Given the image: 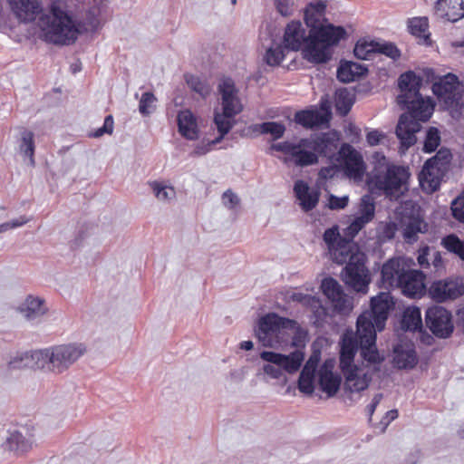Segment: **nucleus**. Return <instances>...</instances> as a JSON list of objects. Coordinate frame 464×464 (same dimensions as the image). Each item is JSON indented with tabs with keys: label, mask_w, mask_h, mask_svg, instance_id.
<instances>
[{
	"label": "nucleus",
	"mask_w": 464,
	"mask_h": 464,
	"mask_svg": "<svg viewBox=\"0 0 464 464\" xmlns=\"http://www.w3.org/2000/svg\"><path fill=\"white\" fill-rule=\"evenodd\" d=\"M373 169L367 174L366 184L372 193L399 198L401 187L406 184V167L390 164L382 152L372 156Z\"/></svg>",
	"instance_id": "1"
},
{
	"label": "nucleus",
	"mask_w": 464,
	"mask_h": 464,
	"mask_svg": "<svg viewBox=\"0 0 464 464\" xmlns=\"http://www.w3.org/2000/svg\"><path fill=\"white\" fill-rule=\"evenodd\" d=\"M347 32L342 25L324 23L309 30L308 45L302 50L303 58L309 63L324 64L332 59L331 47L338 45L342 39H345Z\"/></svg>",
	"instance_id": "2"
},
{
	"label": "nucleus",
	"mask_w": 464,
	"mask_h": 464,
	"mask_svg": "<svg viewBox=\"0 0 464 464\" xmlns=\"http://www.w3.org/2000/svg\"><path fill=\"white\" fill-rule=\"evenodd\" d=\"M40 21L44 31V38L54 44H70L77 39L79 30L72 17L59 5L52 3L50 14H42Z\"/></svg>",
	"instance_id": "3"
},
{
	"label": "nucleus",
	"mask_w": 464,
	"mask_h": 464,
	"mask_svg": "<svg viewBox=\"0 0 464 464\" xmlns=\"http://www.w3.org/2000/svg\"><path fill=\"white\" fill-rule=\"evenodd\" d=\"M395 301L391 293L380 292L370 300V309L363 311L357 318L356 326L382 332L390 312L394 308Z\"/></svg>",
	"instance_id": "4"
},
{
	"label": "nucleus",
	"mask_w": 464,
	"mask_h": 464,
	"mask_svg": "<svg viewBox=\"0 0 464 464\" xmlns=\"http://www.w3.org/2000/svg\"><path fill=\"white\" fill-rule=\"evenodd\" d=\"M259 355L263 361L268 362L263 366L264 373L276 380L283 376V371L289 374L296 372L304 359V353L300 350H295L289 354L262 351Z\"/></svg>",
	"instance_id": "5"
},
{
	"label": "nucleus",
	"mask_w": 464,
	"mask_h": 464,
	"mask_svg": "<svg viewBox=\"0 0 464 464\" xmlns=\"http://www.w3.org/2000/svg\"><path fill=\"white\" fill-rule=\"evenodd\" d=\"M366 255L359 250L350 256L349 262L343 267L342 279L345 285L356 292L365 293L371 282L370 273L365 266Z\"/></svg>",
	"instance_id": "6"
},
{
	"label": "nucleus",
	"mask_w": 464,
	"mask_h": 464,
	"mask_svg": "<svg viewBox=\"0 0 464 464\" xmlns=\"http://www.w3.org/2000/svg\"><path fill=\"white\" fill-rule=\"evenodd\" d=\"M308 138L301 139L297 143L284 141L274 143L270 150L283 152L295 166L306 167L317 163L318 155L312 150Z\"/></svg>",
	"instance_id": "7"
},
{
	"label": "nucleus",
	"mask_w": 464,
	"mask_h": 464,
	"mask_svg": "<svg viewBox=\"0 0 464 464\" xmlns=\"http://www.w3.org/2000/svg\"><path fill=\"white\" fill-rule=\"evenodd\" d=\"M406 259L404 257H392L381 267V280L379 287L389 290L400 288L406 296Z\"/></svg>",
	"instance_id": "8"
},
{
	"label": "nucleus",
	"mask_w": 464,
	"mask_h": 464,
	"mask_svg": "<svg viewBox=\"0 0 464 464\" xmlns=\"http://www.w3.org/2000/svg\"><path fill=\"white\" fill-rule=\"evenodd\" d=\"M353 53L360 60H371L374 54H382L393 61L401 57V53L395 44L382 39L373 40L363 37L354 46Z\"/></svg>",
	"instance_id": "9"
},
{
	"label": "nucleus",
	"mask_w": 464,
	"mask_h": 464,
	"mask_svg": "<svg viewBox=\"0 0 464 464\" xmlns=\"http://www.w3.org/2000/svg\"><path fill=\"white\" fill-rule=\"evenodd\" d=\"M425 323L438 338H449L454 331L452 314L442 306L434 305L428 308L425 313Z\"/></svg>",
	"instance_id": "10"
},
{
	"label": "nucleus",
	"mask_w": 464,
	"mask_h": 464,
	"mask_svg": "<svg viewBox=\"0 0 464 464\" xmlns=\"http://www.w3.org/2000/svg\"><path fill=\"white\" fill-rule=\"evenodd\" d=\"M85 353L82 344H63L51 348V371L62 373Z\"/></svg>",
	"instance_id": "11"
},
{
	"label": "nucleus",
	"mask_w": 464,
	"mask_h": 464,
	"mask_svg": "<svg viewBox=\"0 0 464 464\" xmlns=\"http://www.w3.org/2000/svg\"><path fill=\"white\" fill-rule=\"evenodd\" d=\"M360 356L369 365L381 364L384 361V356L380 353L377 347L378 330L369 329L362 326H356Z\"/></svg>",
	"instance_id": "12"
},
{
	"label": "nucleus",
	"mask_w": 464,
	"mask_h": 464,
	"mask_svg": "<svg viewBox=\"0 0 464 464\" xmlns=\"http://www.w3.org/2000/svg\"><path fill=\"white\" fill-rule=\"evenodd\" d=\"M337 160L349 178L362 179L365 173V163L362 155L349 143H343L337 152Z\"/></svg>",
	"instance_id": "13"
},
{
	"label": "nucleus",
	"mask_w": 464,
	"mask_h": 464,
	"mask_svg": "<svg viewBox=\"0 0 464 464\" xmlns=\"http://www.w3.org/2000/svg\"><path fill=\"white\" fill-rule=\"evenodd\" d=\"M428 295L438 303L454 300L464 295V280L462 278H448L434 281L428 288Z\"/></svg>",
	"instance_id": "14"
},
{
	"label": "nucleus",
	"mask_w": 464,
	"mask_h": 464,
	"mask_svg": "<svg viewBox=\"0 0 464 464\" xmlns=\"http://www.w3.org/2000/svg\"><path fill=\"white\" fill-rule=\"evenodd\" d=\"M432 92L439 101L443 102L447 106L457 104L461 98L459 78L452 73H448L435 82Z\"/></svg>",
	"instance_id": "15"
},
{
	"label": "nucleus",
	"mask_w": 464,
	"mask_h": 464,
	"mask_svg": "<svg viewBox=\"0 0 464 464\" xmlns=\"http://www.w3.org/2000/svg\"><path fill=\"white\" fill-rule=\"evenodd\" d=\"M442 151H439L433 158L428 160L420 173L419 174V182L422 190L427 193H433L439 189L440 181L443 177V170L440 165V155Z\"/></svg>",
	"instance_id": "16"
},
{
	"label": "nucleus",
	"mask_w": 464,
	"mask_h": 464,
	"mask_svg": "<svg viewBox=\"0 0 464 464\" xmlns=\"http://www.w3.org/2000/svg\"><path fill=\"white\" fill-rule=\"evenodd\" d=\"M221 95L222 110L226 116L234 118L243 111V105L237 96L238 90L230 77H223L218 86Z\"/></svg>",
	"instance_id": "17"
},
{
	"label": "nucleus",
	"mask_w": 464,
	"mask_h": 464,
	"mask_svg": "<svg viewBox=\"0 0 464 464\" xmlns=\"http://www.w3.org/2000/svg\"><path fill=\"white\" fill-rule=\"evenodd\" d=\"M393 330L397 342L392 344V362L393 367L406 369V307L401 311Z\"/></svg>",
	"instance_id": "18"
},
{
	"label": "nucleus",
	"mask_w": 464,
	"mask_h": 464,
	"mask_svg": "<svg viewBox=\"0 0 464 464\" xmlns=\"http://www.w3.org/2000/svg\"><path fill=\"white\" fill-rule=\"evenodd\" d=\"M357 331H346L341 338L339 366L342 372L357 368L354 364V357L359 350Z\"/></svg>",
	"instance_id": "19"
},
{
	"label": "nucleus",
	"mask_w": 464,
	"mask_h": 464,
	"mask_svg": "<svg viewBox=\"0 0 464 464\" xmlns=\"http://www.w3.org/2000/svg\"><path fill=\"white\" fill-rule=\"evenodd\" d=\"M283 44L288 51L303 50L308 45V34L300 21H291L285 26Z\"/></svg>",
	"instance_id": "20"
},
{
	"label": "nucleus",
	"mask_w": 464,
	"mask_h": 464,
	"mask_svg": "<svg viewBox=\"0 0 464 464\" xmlns=\"http://www.w3.org/2000/svg\"><path fill=\"white\" fill-rule=\"evenodd\" d=\"M312 143L311 148L314 153L323 157L333 159L335 156L339 142V136L336 131L322 132L308 138Z\"/></svg>",
	"instance_id": "21"
},
{
	"label": "nucleus",
	"mask_w": 464,
	"mask_h": 464,
	"mask_svg": "<svg viewBox=\"0 0 464 464\" xmlns=\"http://www.w3.org/2000/svg\"><path fill=\"white\" fill-rule=\"evenodd\" d=\"M398 87L401 93L397 97V103L404 111L399 117L395 134L400 140V151L404 154L406 153V72L399 76Z\"/></svg>",
	"instance_id": "22"
},
{
	"label": "nucleus",
	"mask_w": 464,
	"mask_h": 464,
	"mask_svg": "<svg viewBox=\"0 0 464 464\" xmlns=\"http://www.w3.org/2000/svg\"><path fill=\"white\" fill-rule=\"evenodd\" d=\"M435 102L430 96H413L408 100V116L411 118L420 121H428L433 114Z\"/></svg>",
	"instance_id": "23"
},
{
	"label": "nucleus",
	"mask_w": 464,
	"mask_h": 464,
	"mask_svg": "<svg viewBox=\"0 0 464 464\" xmlns=\"http://www.w3.org/2000/svg\"><path fill=\"white\" fill-rule=\"evenodd\" d=\"M294 192L300 201V207L304 212L314 209L319 202L321 192L317 188L311 189L308 184L298 179L295 182Z\"/></svg>",
	"instance_id": "24"
},
{
	"label": "nucleus",
	"mask_w": 464,
	"mask_h": 464,
	"mask_svg": "<svg viewBox=\"0 0 464 464\" xmlns=\"http://www.w3.org/2000/svg\"><path fill=\"white\" fill-rule=\"evenodd\" d=\"M14 14L24 22H32L42 12L38 0H7Z\"/></svg>",
	"instance_id": "25"
},
{
	"label": "nucleus",
	"mask_w": 464,
	"mask_h": 464,
	"mask_svg": "<svg viewBox=\"0 0 464 464\" xmlns=\"http://www.w3.org/2000/svg\"><path fill=\"white\" fill-rule=\"evenodd\" d=\"M326 7L327 2L323 0L310 2L306 5L304 11V20L309 30L328 22V19L325 17Z\"/></svg>",
	"instance_id": "26"
},
{
	"label": "nucleus",
	"mask_w": 464,
	"mask_h": 464,
	"mask_svg": "<svg viewBox=\"0 0 464 464\" xmlns=\"http://www.w3.org/2000/svg\"><path fill=\"white\" fill-rule=\"evenodd\" d=\"M368 69L364 64L352 61H341L337 68V79L341 82L348 83L366 75Z\"/></svg>",
	"instance_id": "27"
},
{
	"label": "nucleus",
	"mask_w": 464,
	"mask_h": 464,
	"mask_svg": "<svg viewBox=\"0 0 464 464\" xmlns=\"http://www.w3.org/2000/svg\"><path fill=\"white\" fill-rule=\"evenodd\" d=\"M177 123L179 132L181 136L189 140H196L198 139L197 120L191 111H180L177 116Z\"/></svg>",
	"instance_id": "28"
},
{
	"label": "nucleus",
	"mask_w": 464,
	"mask_h": 464,
	"mask_svg": "<svg viewBox=\"0 0 464 464\" xmlns=\"http://www.w3.org/2000/svg\"><path fill=\"white\" fill-rule=\"evenodd\" d=\"M321 288L328 299L334 303L338 310L345 308L346 296L339 283L333 277H326L322 281Z\"/></svg>",
	"instance_id": "29"
},
{
	"label": "nucleus",
	"mask_w": 464,
	"mask_h": 464,
	"mask_svg": "<svg viewBox=\"0 0 464 464\" xmlns=\"http://www.w3.org/2000/svg\"><path fill=\"white\" fill-rule=\"evenodd\" d=\"M329 115L324 114L317 110H303L295 114V121L306 129L326 125L329 122Z\"/></svg>",
	"instance_id": "30"
},
{
	"label": "nucleus",
	"mask_w": 464,
	"mask_h": 464,
	"mask_svg": "<svg viewBox=\"0 0 464 464\" xmlns=\"http://www.w3.org/2000/svg\"><path fill=\"white\" fill-rule=\"evenodd\" d=\"M408 29L419 44L430 46L432 44L427 17H414L408 20Z\"/></svg>",
	"instance_id": "31"
},
{
	"label": "nucleus",
	"mask_w": 464,
	"mask_h": 464,
	"mask_svg": "<svg viewBox=\"0 0 464 464\" xmlns=\"http://www.w3.org/2000/svg\"><path fill=\"white\" fill-rule=\"evenodd\" d=\"M19 309L27 320H35L44 315L47 311V308L44 306V300L32 295L25 299Z\"/></svg>",
	"instance_id": "32"
},
{
	"label": "nucleus",
	"mask_w": 464,
	"mask_h": 464,
	"mask_svg": "<svg viewBox=\"0 0 464 464\" xmlns=\"http://www.w3.org/2000/svg\"><path fill=\"white\" fill-rule=\"evenodd\" d=\"M425 278L423 272L408 268V297H421L428 292Z\"/></svg>",
	"instance_id": "33"
},
{
	"label": "nucleus",
	"mask_w": 464,
	"mask_h": 464,
	"mask_svg": "<svg viewBox=\"0 0 464 464\" xmlns=\"http://www.w3.org/2000/svg\"><path fill=\"white\" fill-rule=\"evenodd\" d=\"M355 101L354 93L348 88H339L335 92L336 111L342 116H346Z\"/></svg>",
	"instance_id": "34"
},
{
	"label": "nucleus",
	"mask_w": 464,
	"mask_h": 464,
	"mask_svg": "<svg viewBox=\"0 0 464 464\" xmlns=\"http://www.w3.org/2000/svg\"><path fill=\"white\" fill-rule=\"evenodd\" d=\"M20 135L19 151L24 159H28L31 166H34V134L30 130L23 129Z\"/></svg>",
	"instance_id": "35"
},
{
	"label": "nucleus",
	"mask_w": 464,
	"mask_h": 464,
	"mask_svg": "<svg viewBox=\"0 0 464 464\" xmlns=\"http://www.w3.org/2000/svg\"><path fill=\"white\" fill-rule=\"evenodd\" d=\"M440 8L450 21L464 17V0H439Z\"/></svg>",
	"instance_id": "36"
},
{
	"label": "nucleus",
	"mask_w": 464,
	"mask_h": 464,
	"mask_svg": "<svg viewBox=\"0 0 464 464\" xmlns=\"http://www.w3.org/2000/svg\"><path fill=\"white\" fill-rule=\"evenodd\" d=\"M358 371L359 368L357 367L343 372L345 377V387L352 392H362L369 385V381L366 379V375L360 377L358 375Z\"/></svg>",
	"instance_id": "37"
},
{
	"label": "nucleus",
	"mask_w": 464,
	"mask_h": 464,
	"mask_svg": "<svg viewBox=\"0 0 464 464\" xmlns=\"http://www.w3.org/2000/svg\"><path fill=\"white\" fill-rule=\"evenodd\" d=\"M342 377L340 374L319 375L318 384L322 392L328 397L334 396L340 389Z\"/></svg>",
	"instance_id": "38"
},
{
	"label": "nucleus",
	"mask_w": 464,
	"mask_h": 464,
	"mask_svg": "<svg viewBox=\"0 0 464 464\" xmlns=\"http://www.w3.org/2000/svg\"><path fill=\"white\" fill-rule=\"evenodd\" d=\"M5 447L17 453H24L32 447V441L19 431H14L6 438Z\"/></svg>",
	"instance_id": "39"
},
{
	"label": "nucleus",
	"mask_w": 464,
	"mask_h": 464,
	"mask_svg": "<svg viewBox=\"0 0 464 464\" xmlns=\"http://www.w3.org/2000/svg\"><path fill=\"white\" fill-rule=\"evenodd\" d=\"M31 369H47L51 371V348L28 352Z\"/></svg>",
	"instance_id": "40"
},
{
	"label": "nucleus",
	"mask_w": 464,
	"mask_h": 464,
	"mask_svg": "<svg viewBox=\"0 0 464 464\" xmlns=\"http://www.w3.org/2000/svg\"><path fill=\"white\" fill-rule=\"evenodd\" d=\"M441 246L450 253L464 261V241L455 234H450L441 239Z\"/></svg>",
	"instance_id": "41"
},
{
	"label": "nucleus",
	"mask_w": 464,
	"mask_h": 464,
	"mask_svg": "<svg viewBox=\"0 0 464 464\" xmlns=\"http://www.w3.org/2000/svg\"><path fill=\"white\" fill-rule=\"evenodd\" d=\"M260 334H276L279 332L278 314L269 313L259 319L258 328Z\"/></svg>",
	"instance_id": "42"
},
{
	"label": "nucleus",
	"mask_w": 464,
	"mask_h": 464,
	"mask_svg": "<svg viewBox=\"0 0 464 464\" xmlns=\"http://www.w3.org/2000/svg\"><path fill=\"white\" fill-rule=\"evenodd\" d=\"M428 227V224L420 216L410 217L408 215V243L415 240L417 233H426Z\"/></svg>",
	"instance_id": "43"
},
{
	"label": "nucleus",
	"mask_w": 464,
	"mask_h": 464,
	"mask_svg": "<svg viewBox=\"0 0 464 464\" xmlns=\"http://www.w3.org/2000/svg\"><path fill=\"white\" fill-rule=\"evenodd\" d=\"M150 186L160 201L169 202L176 198L175 188L171 186H166L158 181L150 183Z\"/></svg>",
	"instance_id": "44"
},
{
	"label": "nucleus",
	"mask_w": 464,
	"mask_h": 464,
	"mask_svg": "<svg viewBox=\"0 0 464 464\" xmlns=\"http://www.w3.org/2000/svg\"><path fill=\"white\" fill-rule=\"evenodd\" d=\"M323 238L330 251L339 246V245L348 243V241H345L344 238L341 237L339 227L336 225L325 229Z\"/></svg>",
	"instance_id": "45"
},
{
	"label": "nucleus",
	"mask_w": 464,
	"mask_h": 464,
	"mask_svg": "<svg viewBox=\"0 0 464 464\" xmlns=\"http://www.w3.org/2000/svg\"><path fill=\"white\" fill-rule=\"evenodd\" d=\"M360 217L372 221L375 216V202L370 195H363L359 205Z\"/></svg>",
	"instance_id": "46"
},
{
	"label": "nucleus",
	"mask_w": 464,
	"mask_h": 464,
	"mask_svg": "<svg viewBox=\"0 0 464 464\" xmlns=\"http://www.w3.org/2000/svg\"><path fill=\"white\" fill-rule=\"evenodd\" d=\"M185 80L188 87L202 97H206L210 92V88L205 81L192 74H185Z\"/></svg>",
	"instance_id": "47"
},
{
	"label": "nucleus",
	"mask_w": 464,
	"mask_h": 464,
	"mask_svg": "<svg viewBox=\"0 0 464 464\" xmlns=\"http://www.w3.org/2000/svg\"><path fill=\"white\" fill-rule=\"evenodd\" d=\"M28 352L18 353L7 362V372L15 370L31 369Z\"/></svg>",
	"instance_id": "48"
},
{
	"label": "nucleus",
	"mask_w": 464,
	"mask_h": 464,
	"mask_svg": "<svg viewBox=\"0 0 464 464\" xmlns=\"http://www.w3.org/2000/svg\"><path fill=\"white\" fill-rule=\"evenodd\" d=\"M285 45L276 47H269L265 54V62L270 66H278L285 56Z\"/></svg>",
	"instance_id": "49"
},
{
	"label": "nucleus",
	"mask_w": 464,
	"mask_h": 464,
	"mask_svg": "<svg viewBox=\"0 0 464 464\" xmlns=\"http://www.w3.org/2000/svg\"><path fill=\"white\" fill-rule=\"evenodd\" d=\"M440 142V132L437 128H429L423 144V150L431 153L437 150Z\"/></svg>",
	"instance_id": "50"
},
{
	"label": "nucleus",
	"mask_w": 464,
	"mask_h": 464,
	"mask_svg": "<svg viewBox=\"0 0 464 464\" xmlns=\"http://www.w3.org/2000/svg\"><path fill=\"white\" fill-rule=\"evenodd\" d=\"M353 246L347 244L339 245V246L332 250L334 261L339 265L347 264L350 256L355 254V252L353 251Z\"/></svg>",
	"instance_id": "51"
},
{
	"label": "nucleus",
	"mask_w": 464,
	"mask_h": 464,
	"mask_svg": "<svg viewBox=\"0 0 464 464\" xmlns=\"http://www.w3.org/2000/svg\"><path fill=\"white\" fill-rule=\"evenodd\" d=\"M263 134H270L273 140H278L284 136L285 126L282 122L266 121L261 123Z\"/></svg>",
	"instance_id": "52"
},
{
	"label": "nucleus",
	"mask_w": 464,
	"mask_h": 464,
	"mask_svg": "<svg viewBox=\"0 0 464 464\" xmlns=\"http://www.w3.org/2000/svg\"><path fill=\"white\" fill-rule=\"evenodd\" d=\"M157 101L154 94L146 92L141 95L139 104V111L143 116L150 115L155 110V102Z\"/></svg>",
	"instance_id": "53"
},
{
	"label": "nucleus",
	"mask_w": 464,
	"mask_h": 464,
	"mask_svg": "<svg viewBox=\"0 0 464 464\" xmlns=\"http://www.w3.org/2000/svg\"><path fill=\"white\" fill-rule=\"evenodd\" d=\"M314 380H315V374L314 373H306L304 377H302V372H300L298 382H297V387L298 390L306 395H312L314 391Z\"/></svg>",
	"instance_id": "54"
},
{
	"label": "nucleus",
	"mask_w": 464,
	"mask_h": 464,
	"mask_svg": "<svg viewBox=\"0 0 464 464\" xmlns=\"http://www.w3.org/2000/svg\"><path fill=\"white\" fill-rule=\"evenodd\" d=\"M422 85V78L417 75L413 71L408 70V100L413 96H418Z\"/></svg>",
	"instance_id": "55"
},
{
	"label": "nucleus",
	"mask_w": 464,
	"mask_h": 464,
	"mask_svg": "<svg viewBox=\"0 0 464 464\" xmlns=\"http://www.w3.org/2000/svg\"><path fill=\"white\" fill-rule=\"evenodd\" d=\"M422 329L420 310L415 306H408V331Z\"/></svg>",
	"instance_id": "56"
},
{
	"label": "nucleus",
	"mask_w": 464,
	"mask_h": 464,
	"mask_svg": "<svg viewBox=\"0 0 464 464\" xmlns=\"http://www.w3.org/2000/svg\"><path fill=\"white\" fill-rule=\"evenodd\" d=\"M230 119L225 115L224 111L222 113L215 112L214 123L218 133L227 135L233 127V123L229 121Z\"/></svg>",
	"instance_id": "57"
},
{
	"label": "nucleus",
	"mask_w": 464,
	"mask_h": 464,
	"mask_svg": "<svg viewBox=\"0 0 464 464\" xmlns=\"http://www.w3.org/2000/svg\"><path fill=\"white\" fill-rule=\"evenodd\" d=\"M451 211L454 218L464 223V190L452 201Z\"/></svg>",
	"instance_id": "58"
},
{
	"label": "nucleus",
	"mask_w": 464,
	"mask_h": 464,
	"mask_svg": "<svg viewBox=\"0 0 464 464\" xmlns=\"http://www.w3.org/2000/svg\"><path fill=\"white\" fill-rule=\"evenodd\" d=\"M348 203V196L337 197L334 194H330L328 197V203L326 207L332 210H340L345 208Z\"/></svg>",
	"instance_id": "59"
},
{
	"label": "nucleus",
	"mask_w": 464,
	"mask_h": 464,
	"mask_svg": "<svg viewBox=\"0 0 464 464\" xmlns=\"http://www.w3.org/2000/svg\"><path fill=\"white\" fill-rule=\"evenodd\" d=\"M114 121L112 115H107L104 119L103 125L97 129L94 132L91 134V137L100 138L105 133L111 134L113 132Z\"/></svg>",
	"instance_id": "60"
},
{
	"label": "nucleus",
	"mask_w": 464,
	"mask_h": 464,
	"mask_svg": "<svg viewBox=\"0 0 464 464\" xmlns=\"http://www.w3.org/2000/svg\"><path fill=\"white\" fill-rule=\"evenodd\" d=\"M307 334L308 333L306 330H304L302 327L298 326V328L295 330L291 345L297 348V350L300 348H304L307 340Z\"/></svg>",
	"instance_id": "61"
},
{
	"label": "nucleus",
	"mask_w": 464,
	"mask_h": 464,
	"mask_svg": "<svg viewBox=\"0 0 464 464\" xmlns=\"http://www.w3.org/2000/svg\"><path fill=\"white\" fill-rule=\"evenodd\" d=\"M275 5L277 12L285 17L290 16L293 14V0H275Z\"/></svg>",
	"instance_id": "62"
},
{
	"label": "nucleus",
	"mask_w": 464,
	"mask_h": 464,
	"mask_svg": "<svg viewBox=\"0 0 464 464\" xmlns=\"http://www.w3.org/2000/svg\"><path fill=\"white\" fill-rule=\"evenodd\" d=\"M222 202L226 208L233 209L240 204V198L231 189H227L222 195Z\"/></svg>",
	"instance_id": "63"
},
{
	"label": "nucleus",
	"mask_w": 464,
	"mask_h": 464,
	"mask_svg": "<svg viewBox=\"0 0 464 464\" xmlns=\"http://www.w3.org/2000/svg\"><path fill=\"white\" fill-rule=\"evenodd\" d=\"M397 417V410H391L386 412L385 416H383L378 423L374 424V428L379 430V433H383L390 422L395 420Z\"/></svg>",
	"instance_id": "64"
}]
</instances>
